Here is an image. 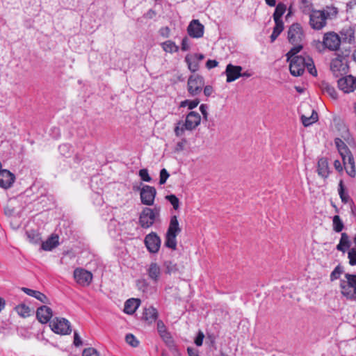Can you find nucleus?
Here are the masks:
<instances>
[{"instance_id":"obj_14","label":"nucleus","mask_w":356,"mask_h":356,"mask_svg":"<svg viewBox=\"0 0 356 356\" xmlns=\"http://www.w3.org/2000/svg\"><path fill=\"white\" fill-rule=\"evenodd\" d=\"M74 278L77 284L86 286L91 283L92 274L83 268H76L74 271Z\"/></svg>"},{"instance_id":"obj_22","label":"nucleus","mask_w":356,"mask_h":356,"mask_svg":"<svg viewBox=\"0 0 356 356\" xmlns=\"http://www.w3.org/2000/svg\"><path fill=\"white\" fill-rule=\"evenodd\" d=\"M157 330L165 343L170 345L172 343V339L170 334L167 331L166 327L162 321H157Z\"/></svg>"},{"instance_id":"obj_16","label":"nucleus","mask_w":356,"mask_h":356,"mask_svg":"<svg viewBox=\"0 0 356 356\" xmlns=\"http://www.w3.org/2000/svg\"><path fill=\"white\" fill-rule=\"evenodd\" d=\"M242 67L228 64L226 67L225 74L227 76V82L230 83L241 76Z\"/></svg>"},{"instance_id":"obj_53","label":"nucleus","mask_w":356,"mask_h":356,"mask_svg":"<svg viewBox=\"0 0 356 356\" xmlns=\"http://www.w3.org/2000/svg\"><path fill=\"white\" fill-rule=\"evenodd\" d=\"M341 273L342 269L339 266H337L330 275L331 280L333 281L338 279Z\"/></svg>"},{"instance_id":"obj_35","label":"nucleus","mask_w":356,"mask_h":356,"mask_svg":"<svg viewBox=\"0 0 356 356\" xmlns=\"http://www.w3.org/2000/svg\"><path fill=\"white\" fill-rule=\"evenodd\" d=\"M322 90L324 94L327 95L332 99H337V92L335 88L330 86L328 83H322Z\"/></svg>"},{"instance_id":"obj_1","label":"nucleus","mask_w":356,"mask_h":356,"mask_svg":"<svg viewBox=\"0 0 356 356\" xmlns=\"http://www.w3.org/2000/svg\"><path fill=\"white\" fill-rule=\"evenodd\" d=\"M289 61H290V72L294 76H301L304 73L305 67L311 74L314 76L317 74L314 61L309 56H295Z\"/></svg>"},{"instance_id":"obj_42","label":"nucleus","mask_w":356,"mask_h":356,"mask_svg":"<svg viewBox=\"0 0 356 356\" xmlns=\"http://www.w3.org/2000/svg\"><path fill=\"white\" fill-rule=\"evenodd\" d=\"M163 267L165 273L167 274L175 273L178 271V267L176 264H174L171 261H165L163 263Z\"/></svg>"},{"instance_id":"obj_30","label":"nucleus","mask_w":356,"mask_h":356,"mask_svg":"<svg viewBox=\"0 0 356 356\" xmlns=\"http://www.w3.org/2000/svg\"><path fill=\"white\" fill-rule=\"evenodd\" d=\"M58 245V237L57 236H52L49 238L46 241L42 242V249L45 251H50Z\"/></svg>"},{"instance_id":"obj_31","label":"nucleus","mask_w":356,"mask_h":356,"mask_svg":"<svg viewBox=\"0 0 356 356\" xmlns=\"http://www.w3.org/2000/svg\"><path fill=\"white\" fill-rule=\"evenodd\" d=\"M341 293L347 298H353L356 296V291L353 289L344 280L341 282Z\"/></svg>"},{"instance_id":"obj_4","label":"nucleus","mask_w":356,"mask_h":356,"mask_svg":"<svg viewBox=\"0 0 356 356\" xmlns=\"http://www.w3.org/2000/svg\"><path fill=\"white\" fill-rule=\"evenodd\" d=\"M160 211L159 207H155L153 209L149 207L143 208L139 216L140 225L145 229L152 226L159 217Z\"/></svg>"},{"instance_id":"obj_12","label":"nucleus","mask_w":356,"mask_h":356,"mask_svg":"<svg viewBox=\"0 0 356 356\" xmlns=\"http://www.w3.org/2000/svg\"><path fill=\"white\" fill-rule=\"evenodd\" d=\"M144 243L149 252L156 254L160 249L161 240L156 233L151 232L146 235Z\"/></svg>"},{"instance_id":"obj_62","label":"nucleus","mask_w":356,"mask_h":356,"mask_svg":"<svg viewBox=\"0 0 356 356\" xmlns=\"http://www.w3.org/2000/svg\"><path fill=\"white\" fill-rule=\"evenodd\" d=\"M213 92V88L211 86H206L204 88V94L207 97H209Z\"/></svg>"},{"instance_id":"obj_32","label":"nucleus","mask_w":356,"mask_h":356,"mask_svg":"<svg viewBox=\"0 0 356 356\" xmlns=\"http://www.w3.org/2000/svg\"><path fill=\"white\" fill-rule=\"evenodd\" d=\"M163 50L167 53L172 54L179 51V47L172 40H167L161 44Z\"/></svg>"},{"instance_id":"obj_6","label":"nucleus","mask_w":356,"mask_h":356,"mask_svg":"<svg viewBox=\"0 0 356 356\" xmlns=\"http://www.w3.org/2000/svg\"><path fill=\"white\" fill-rule=\"evenodd\" d=\"M187 85L189 94L192 96L197 95L202 92L204 88V78L199 74L191 75L188 79Z\"/></svg>"},{"instance_id":"obj_17","label":"nucleus","mask_w":356,"mask_h":356,"mask_svg":"<svg viewBox=\"0 0 356 356\" xmlns=\"http://www.w3.org/2000/svg\"><path fill=\"white\" fill-rule=\"evenodd\" d=\"M53 316L51 309L47 306H41L36 311V317L41 323H47Z\"/></svg>"},{"instance_id":"obj_2","label":"nucleus","mask_w":356,"mask_h":356,"mask_svg":"<svg viewBox=\"0 0 356 356\" xmlns=\"http://www.w3.org/2000/svg\"><path fill=\"white\" fill-rule=\"evenodd\" d=\"M201 115L199 113H188L186 117L185 122H177L175 133L177 136H182L186 130L191 131L195 129L201 122Z\"/></svg>"},{"instance_id":"obj_55","label":"nucleus","mask_w":356,"mask_h":356,"mask_svg":"<svg viewBox=\"0 0 356 356\" xmlns=\"http://www.w3.org/2000/svg\"><path fill=\"white\" fill-rule=\"evenodd\" d=\"M275 26L273 28V31L274 32L278 33L279 35L282 32L283 29H284V23H283V21H277V22H275Z\"/></svg>"},{"instance_id":"obj_15","label":"nucleus","mask_w":356,"mask_h":356,"mask_svg":"<svg viewBox=\"0 0 356 356\" xmlns=\"http://www.w3.org/2000/svg\"><path fill=\"white\" fill-rule=\"evenodd\" d=\"M204 26L198 19H193L187 28L188 34L193 38H200L204 35Z\"/></svg>"},{"instance_id":"obj_40","label":"nucleus","mask_w":356,"mask_h":356,"mask_svg":"<svg viewBox=\"0 0 356 356\" xmlns=\"http://www.w3.org/2000/svg\"><path fill=\"white\" fill-rule=\"evenodd\" d=\"M293 45V47L291 49V50L286 54V56L287 58V60L289 61L293 57L296 56V55L299 53L302 47V43H297V44H292Z\"/></svg>"},{"instance_id":"obj_21","label":"nucleus","mask_w":356,"mask_h":356,"mask_svg":"<svg viewBox=\"0 0 356 356\" xmlns=\"http://www.w3.org/2000/svg\"><path fill=\"white\" fill-rule=\"evenodd\" d=\"M334 143L343 161H346L347 158L353 156L348 147L341 139L337 138L334 140Z\"/></svg>"},{"instance_id":"obj_27","label":"nucleus","mask_w":356,"mask_h":356,"mask_svg":"<svg viewBox=\"0 0 356 356\" xmlns=\"http://www.w3.org/2000/svg\"><path fill=\"white\" fill-rule=\"evenodd\" d=\"M301 122L305 127H309L318 120V113H306L301 115Z\"/></svg>"},{"instance_id":"obj_34","label":"nucleus","mask_w":356,"mask_h":356,"mask_svg":"<svg viewBox=\"0 0 356 356\" xmlns=\"http://www.w3.org/2000/svg\"><path fill=\"white\" fill-rule=\"evenodd\" d=\"M343 40L346 42L352 43L355 40L354 31L350 28L343 29L341 32Z\"/></svg>"},{"instance_id":"obj_18","label":"nucleus","mask_w":356,"mask_h":356,"mask_svg":"<svg viewBox=\"0 0 356 356\" xmlns=\"http://www.w3.org/2000/svg\"><path fill=\"white\" fill-rule=\"evenodd\" d=\"M15 179V175L7 170H0V187L10 188Z\"/></svg>"},{"instance_id":"obj_11","label":"nucleus","mask_w":356,"mask_h":356,"mask_svg":"<svg viewBox=\"0 0 356 356\" xmlns=\"http://www.w3.org/2000/svg\"><path fill=\"white\" fill-rule=\"evenodd\" d=\"M156 191L154 187L145 185L140 189V196L142 204L147 206L154 204Z\"/></svg>"},{"instance_id":"obj_46","label":"nucleus","mask_w":356,"mask_h":356,"mask_svg":"<svg viewBox=\"0 0 356 356\" xmlns=\"http://www.w3.org/2000/svg\"><path fill=\"white\" fill-rule=\"evenodd\" d=\"M126 342L132 347H137L139 344L138 340L132 334H128L125 337Z\"/></svg>"},{"instance_id":"obj_47","label":"nucleus","mask_w":356,"mask_h":356,"mask_svg":"<svg viewBox=\"0 0 356 356\" xmlns=\"http://www.w3.org/2000/svg\"><path fill=\"white\" fill-rule=\"evenodd\" d=\"M348 257L349 259V264L351 266L356 265V248H351L348 252Z\"/></svg>"},{"instance_id":"obj_19","label":"nucleus","mask_w":356,"mask_h":356,"mask_svg":"<svg viewBox=\"0 0 356 356\" xmlns=\"http://www.w3.org/2000/svg\"><path fill=\"white\" fill-rule=\"evenodd\" d=\"M147 273L151 280L154 283L158 282L161 275L160 266L156 262H152L147 268Z\"/></svg>"},{"instance_id":"obj_29","label":"nucleus","mask_w":356,"mask_h":356,"mask_svg":"<svg viewBox=\"0 0 356 356\" xmlns=\"http://www.w3.org/2000/svg\"><path fill=\"white\" fill-rule=\"evenodd\" d=\"M343 163L347 174L351 177H354L356 175V171L353 157L347 158L346 161H343Z\"/></svg>"},{"instance_id":"obj_54","label":"nucleus","mask_w":356,"mask_h":356,"mask_svg":"<svg viewBox=\"0 0 356 356\" xmlns=\"http://www.w3.org/2000/svg\"><path fill=\"white\" fill-rule=\"evenodd\" d=\"M83 356H99V354L95 348H88L84 349Z\"/></svg>"},{"instance_id":"obj_48","label":"nucleus","mask_w":356,"mask_h":356,"mask_svg":"<svg viewBox=\"0 0 356 356\" xmlns=\"http://www.w3.org/2000/svg\"><path fill=\"white\" fill-rule=\"evenodd\" d=\"M165 198L170 202L175 210L178 209L179 207V201L175 195H167Z\"/></svg>"},{"instance_id":"obj_52","label":"nucleus","mask_w":356,"mask_h":356,"mask_svg":"<svg viewBox=\"0 0 356 356\" xmlns=\"http://www.w3.org/2000/svg\"><path fill=\"white\" fill-rule=\"evenodd\" d=\"M314 46L316 48V49L321 53L323 52L324 50L326 49L325 45L324 44V40L320 41V40H315L314 41Z\"/></svg>"},{"instance_id":"obj_9","label":"nucleus","mask_w":356,"mask_h":356,"mask_svg":"<svg viewBox=\"0 0 356 356\" xmlns=\"http://www.w3.org/2000/svg\"><path fill=\"white\" fill-rule=\"evenodd\" d=\"M323 38L327 49L332 51L339 49L341 39L337 33L332 31L327 32L324 33Z\"/></svg>"},{"instance_id":"obj_33","label":"nucleus","mask_w":356,"mask_h":356,"mask_svg":"<svg viewBox=\"0 0 356 356\" xmlns=\"http://www.w3.org/2000/svg\"><path fill=\"white\" fill-rule=\"evenodd\" d=\"M286 10V6L283 3H279L275 8L273 13L274 22L282 21V17L284 14Z\"/></svg>"},{"instance_id":"obj_60","label":"nucleus","mask_w":356,"mask_h":356,"mask_svg":"<svg viewBox=\"0 0 356 356\" xmlns=\"http://www.w3.org/2000/svg\"><path fill=\"white\" fill-rule=\"evenodd\" d=\"M218 63L216 60H208L206 63V67L208 69H212L218 66Z\"/></svg>"},{"instance_id":"obj_50","label":"nucleus","mask_w":356,"mask_h":356,"mask_svg":"<svg viewBox=\"0 0 356 356\" xmlns=\"http://www.w3.org/2000/svg\"><path fill=\"white\" fill-rule=\"evenodd\" d=\"M169 177H170V174L168 173L167 170L165 169V168H163L160 171L159 184L161 185L164 184L166 182V181H167V179H168Z\"/></svg>"},{"instance_id":"obj_20","label":"nucleus","mask_w":356,"mask_h":356,"mask_svg":"<svg viewBox=\"0 0 356 356\" xmlns=\"http://www.w3.org/2000/svg\"><path fill=\"white\" fill-rule=\"evenodd\" d=\"M338 193L341 200V202L344 204H348L350 207L351 210L353 211V201L350 198L348 191L346 190L342 180H340L339 183Z\"/></svg>"},{"instance_id":"obj_13","label":"nucleus","mask_w":356,"mask_h":356,"mask_svg":"<svg viewBox=\"0 0 356 356\" xmlns=\"http://www.w3.org/2000/svg\"><path fill=\"white\" fill-rule=\"evenodd\" d=\"M337 83L339 90L345 93L351 92L356 88V77L352 75L340 78Z\"/></svg>"},{"instance_id":"obj_37","label":"nucleus","mask_w":356,"mask_h":356,"mask_svg":"<svg viewBox=\"0 0 356 356\" xmlns=\"http://www.w3.org/2000/svg\"><path fill=\"white\" fill-rule=\"evenodd\" d=\"M300 9L305 15H310L313 10V4L311 0H301Z\"/></svg>"},{"instance_id":"obj_59","label":"nucleus","mask_w":356,"mask_h":356,"mask_svg":"<svg viewBox=\"0 0 356 356\" xmlns=\"http://www.w3.org/2000/svg\"><path fill=\"white\" fill-rule=\"evenodd\" d=\"M74 344L75 346H79L82 344L81 338L76 331L74 332Z\"/></svg>"},{"instance_id":"obj_5","label":"nucleus","mask_w":356,"mask_h":356,"mask_svg":"<svg viewBox=\"0 0 356 356\" xmlns=\"http://www.w3.org/2000/svg\"><path fill=\"white\" fill-rule=\"evenodd\" d=\"M330 70L336 77L347 74L348 71L347 59L340 56L334 58L331 61Z\"/></svg>"},{"instance_id":"obj_57","label":"nucleus","mask_w":356,"mask_h":356,"mask_svg":"<svg viewBox=\"0 0 356 356\" xmlns=\"http://www.w3.org/2000/svg\"><path fill=\"white\" fill-rule=\"evenodd\" d=\"M181 50L185 51L190 49V42L187 37H184L181 41Z\"/></svg>"},{"instance_id":"obj_49","label":"nucleus","mask_w":356,"mask_h":356,"mask_svg":"<svg viewBox=\"0 0 356 356\" xmlns=\"http://www.w3.org/2000/svg\"><path fill=\"white\" fill-rule=\"evenodd\" d=\"M187 144V140L185 138L181 139L180 141L177 142L175 147V152H180L185 149L186 145Z\"/></svg>"},{"instance_id":"obj_43","label":"nucleus","mask_w":356,"mask_h":356,"mask_svg":"<svg viewBox=\"0 0 356 356\" xmlns=\"http://www.w3.org/2000/svg\"><path fill=\"white\" fill-rule=\"evenodd\" d=\"M26 235L29 241L32 243L37 244L41 241V237L40 234L34 230L26 232Z\"/></svg>"},{"instance_id":"obj_8","label":"nucleus","mask_w":356,"mask_h":356,"mask_svg":"<svg viewBox=\"0 0 356 356\" xmlns=\"http://www.w3.org/2000/svg\"><path fill=\"white\" fill-rule=\"evenodd\" d=\"M327 24L324 13L321 10H315L309 15V25L314 30H321Z\"/></svg>"},{"instance_id":"obj_56","label":"nucleus","mask_w":356,"mask_h":356,"mask_svg":"<svg viewBox=\"0 0 356 356\" xmlns=\"http://www.w3.org/2000/svg\"><path fill=\"white\" fill-rule=\"evenodd\" d=\"M204 338V333L202 331H199L197 337L195 339V345L197 346H201L202 345Z\"/></svg>"},{"instance_id":"obj_58","label":"nucleus","mask_w":356,"mask_h":356,"mask_svg":"<svg viewBox=\"0 0 356 356\" xmlns=\"http://www.w3.org/2000/svg\"><path fill=\"white\" fill-rule=\"evenodd\" d=\"M170 29L168 26L162 27L159 30L160 35L163 38H168L170 36Z\"/></svg>"},{"instance_id":"obj_23","label":"nucleus","mask_w":356,"mask_h":356,"mask_svg":"<svg viewBox=\"0 0 356 356\" xmlns=\"http://www.w3.org/2000/svg\"><path fill=\"white\" fill-rule=\"evenodd\" d=\"M21 290L26 295L33 297L42 303H49V298L42 293L39 291H35L26 287H22Z\"/></svg>"},{"instance_id":"obj_26","label":"nucleus","mask_w":356,"mask_h":356,"mask_svg":"<svg viewBox=\"0 0 356 356\" xmlns=\"http://www.w3.org/2000/svg\"><path fill=\"white\" fill-rule=\"evenodd\" d=\"M140 300L136 298H130L124 303V312L127 314H133L138 309Z\"/></svg>"},{"instance_id":"obj_41","label":"nucleus","mask_w":356,"mask_h":356,"mask_svg":"<svg viewBox=\"0 0 356 356\" xmlns=\"http://www.w3.org/2000/svg\"><path fill=\"white\" fill-rule=\"evenodd\" d=\"M185 62L187 63L188 69L192 72H196L199 68L198 63L192 56H186L185 57Z\"/></svg>"},{"instance_id":"obj_63","label":"nucleus","mask_w":356,"mask_h":356,"mask_svg":"<svg viewBox=\"0 0 356 356\" xmlns=\"http://www.w3.org/2000/svg\"><path fill=\"white\" fill-rule=\"evenodd\" d=\"M334 166L335 168V169L337 170H338L339 172H341L343 170V168H342V165H341V163L338 160H336L334 162Z\"/></svg>"},{"instance_id":"obj_36","label":"nucleus","mask_w":356,"mask_h":356,"mask_svg":"<svg viewBox=\"0 0 356 356\" xmlns=\"http://www.w3.org/2000/svg\"><path fill=\"white\" fill-rule=\"evenodd\" d=\"M15 309L17 314L22 318H27L31 315V310L30 307L24 304L16 306Z\"/></svg>"},{"instance_id":"obj_44","label":"nucleus","mask_w":356,"mask_h":356,"mask_svg":"<svg viewBox=\"0 0 356 356\" xmlns=\"http://www.w3.org/2000/svg\"><path fill=\"white\" fill-rule=\"evenodd\" d=\"M200 103V101L198 99H193V100H184L182 101L180 103L179 108H185L188 107V109L192 110L195 108Z\"/></svg>"},{"instance_id":"obj_45","label":"nucleus","mask_w":356,"mask_h":356,"mask_svg":"<svg viewBox=\"0 0 356 356\" xmlns=\"http://www.w3.org/2000/svg\"><path fill=\"white\" fill-rule=\"evenodd\" d=\"M346 279V283L353 288L356 291V275H351L346 273L345 275Z\"/></svg>"},{"instance_id":"obj_25","label":"nucleus","mask_w":356,"mask_h":356,"mask_svg":"<svg viewBox=\"0 0 356 356\" xmlns=\"http://www.w3.org/2000/svg\"><path fill=\"white\" fill-rule=\"evenodd\" d=\"M317 172L318 175L324 179L328 177L330 171L327 159H319V160L318 161Z\"/></svg>"},{"instance_id":"obj_39","label":"nucleus","mask_w":356,"mask_h":356,"mask_svg":"<svg viewBox=\"0 0 356 356\" xmlns=\"http://www.w3.org/2000/svg\"><path fill=\"white\" fill-rule=\"evenodd\" d=\"M324 13L325 19H333L337 17L338 14V9L334 6H326L324 10H322Z\"/></svg>"},{"instance_id":"obj_10","label":"nucleus","mask_w":356,"mask_h":356,"mask_svg":"<svg viewBox=\"0 0 356 356\" xmlns=\"http://www.w3.org/2000/svg\"><path fill=\"white\" fill-rule=\"evenodd\" d=\"M305 35L299 24H293L288 31V40L291 44L302 43Z\"/></svg>"},{"instance_id":"obj_3","label":"nucleus","mask_w":356,"mask_h":356,"mask_svg":"<svg viewBox=\"0 0 356 356\" xmlns=\"http://www.w3.org/2000/svg\"><path fill=\"white\" fill-rule=\"evenodd\" d=\"M181 228L176 216L170 218V225L165 236L164 245L166 248L175 250L177 249V236L180 233Z\"/></svg>"},{"instance_id":"obj_28","label":"nucleus","mask_w":356,"mask_h":356,"mask_svg":"<svg viewBox=\"0 0 356 356\" xmlns=\"http://www.w3.org/2000/svg\"><path fill=\"white\" fill-rule=\"evenodd\" d=\"M350 247V241L348 235L345 232L341 233L339 243L337 245V250L344 253Z\"/></svg>"},{"instance_id":"obj_24","label":"nucleus","mask_w":356,"mask_h":356,"mask_svg":"<svg viewBox=\"0 0 356 356\" xmlns=\"http://www.w3.org/2000/svg\"><path fill=\"white\" fill-rule=\"evenodd\" d=\"M143 318L148 323H152L158 318V312L154 307L149 306L144 309Z\"/></svg>"},{"instance_id":"obj_51","label":"nucleus","mask_w":356,"mask_h":356,"mask_svg":"<svg viewBox=\"0 0 356 356\" xmlns=\"http://www.w3.org/2000/svg\"><path fill=\"white\" fill-rule=\"evenodd\" d=\"M139 176L140 179L147 182H149L152 180L151 177L149 175L148 170L147 169H141L139 170Z\"/></svg>"},{"instance_id":"obj_38","label":"nucleus","mask_w":356,"mask_h":356,"mask_svg":"<svg viewBox=\"0 0 356 356\" xmlns=\"http://www.w3.org/2000/svg\"><path fill=\"white\" fill-rule=\"evenodd\" d=\"M332 228L335 232L339 233L344 228V224L339 216H334L332 218Z\"/></svg>"},{"instance_id":"obj_7","label":"nucleus","mask_w":356,"mask_h":356,"mask_svg":"<svg viewBox=\"0 0 356 356\" xmlns=\"http://www.w3.org/2000/svg\"><path fill=\"white\" fill-rule=\"evenodd\" d=\"M49 326L53 332L59 334H68L71 332L70 323L64 318H55Z\"/></svg>"},{"instance_id":"obj_64","label":"nucleus","mask_w":356,"mask_h":356,"mask_svg":"<svg viewBox=\"0 0 356 356\" xmlns=\"http://www.w3.org/2000/svg\"><path fill=\"white\" fill-rule=\"evenodd\" d=\"M156 15V13L155 11H154L153 10H149L147 13H145V17H147V18H152L154 17V16Z\"/></svg>"},{"instance_id":"obj_61","label":"nucleus","mask_w":356,"mask_h":356,"mask_svg":"<svg viewBox=\"0 0 356 356\" xmlns=\"http://www.w3.org/2000/svg\"><path fill=\"white\" fill-rule=\"evenodd\" d=\"M187 352H188V356H198L199 355L198 350L195 348L188 347L187 348Z\"/></svg>"}]
</instances>
